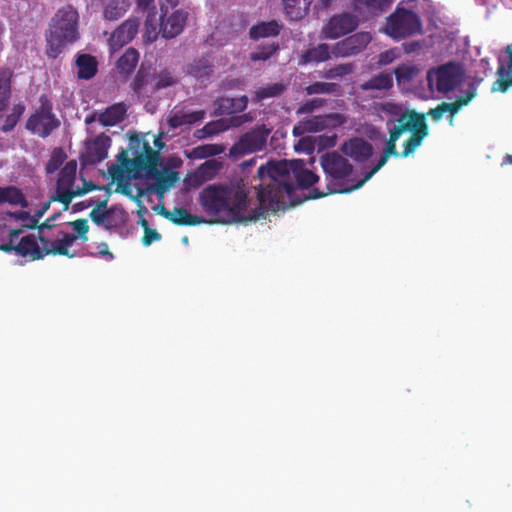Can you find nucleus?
I'll return each instance as SVG.
<instances>
[{"instance_id":"nucleus-58","label":"nucleus","mask_w":512,"mask_h":512,"mask_svg":"<svg viewBox=\"0 0 512 512\" xmlns=\"http://www.w3.org/2000/svg\"><path fill=\"white\" fill-rule=\"evenodd\" d=\"M153 3L154 0H137V5L142 10L148 9Z\"/></svg>"},{"instance_id":"nucleus-16","label":"nucleus","mask_w":512,"mask_h":512,"mask_svg":"<svg viewBox=\"0 0 512 512\" xmlns=\"http://www.w3.org/2000/svg\"><path fill=\"white\" fill-rule=\"evenodd\" d=\"M187 16V12L183 9L174 10L166 15L162 14L159 32L166 39L176 37L183 31Z\"/></svg>"},{"instance_id":"nucleus-48","label":"nucleus","mask_w":512,"mask_h":512,"mask_svg":"<svg viewBox=\"0 0 512 512\" xmlns=\"http://www.w3.org/2000/svg\"><path fill=\"white\" fill-rule=\"evenodd\" d=\"M154 76V85L158 88V91L167 88L175 83V79L172 74L168 71H163Z\"/></svg>"},{"instance_id":"nucleus-37","label":"nucleus","mask_w":512,"mask_h":512,"mask_svg":"<svg viewBox=\"0 0 512 512\" xmlns=\"http://www.w3.org/2000/svg\"><path fill=\"white\" fill-rule=\"evenodd\" d=\"M11 72L8 69H0V112L7 105L11 94Z\"/></svg>"},{"instance_id":"nucleus-2","label":"nucleus","mask_w":512,"mask_h":512,"mask_svg":"<svg viewBox=\"0 0 512 512\" xmlns=\"http://www.w3.org/2000/svg\"><path fill=\"white\" fill-rule=\"evenodd\" d=\"M389 132L390 138L378 163L358 181L352 177L353 167L343 155L338 152L322 155L320 163L325 173L328 192L348 193L360 188L386 164L391 156H399L395 143L404 133L410 134L401 153L402 157H407L421 145L423 139L428 135V127L423 116L409 113L401 115L393 122L389 127Z\"/></svg>"},{"instance_id":"nucleus-19","label":"nucleus","mask_w":512,"mask_h":512,"mask_svg":"<svg viewBox=\"0 0 512 512\" xmlns=\"http://www.w3.org/2000/svg\"><path fill=\"white\" fill-rule=\"evenodd\" d=\"M342 152L353 160L362 162L372 155L373 148L369 142L361 138H353L343 144Z\"/></svg>"},{"instance_id":"nucleus-53","label":"nucleus","mask_w":512,"mask_h":512,"mask_svg":"<svg viewBox=\"0 0 512 512\" xmlns=\"http://www.w3.org/2000/svg\"><path fill=\"white\" fill-rule=\"evenodd\" d=\"M160 239L161 235L156 230L147 228L144 232L142 243L144 246H150L153 242L159 241Z\"/></svg>"},{"instance_id":"nucleus-51","label":"nucleus","mask_w":512,"mask_h":512,"mask_svg":"<svg viewBox=\"0 0 512 512\" xmlns=\"http://www.w3.org/2000/svg\"><path fill=\"white\" fill-rule=\"evenodd\" d=\"M224 148L220 145H204L195 149V153L199 157H208L221 154Z\"/></svg>"},{"instance_id":"nucleus-40","label":"nucleus","mask_w":512,"mask_h":512,"mask_svg":"<svg viewBox=\"0 0 512 512\" xmlns=\"http://www.w3.org/2000/svg\"><path fill=\"white\" fill-rule=\"evenodd\" d=\"M163 215L176 224L192 225L196 223L184 208H175L173 211L164 210Z\"/></svg>"},{"instance_id":"nucleus-42","label":"nucleus","mask_w":512,"mask_h":512,"mask_svg":"<svg viewBox=\"0 0 512 512\" xmlns=\"http://www.w3.org/2000/svg\"><path fill=\"white\" fill-rule=\"evenodd\" d=\"M394 73L399 83H406L417 75L418 69L411 64H402L394 70Z\"/></svg>"},{"instance_id":"nucleus-27","label":"nucleus","mask_w":512,"mask_h":512,"mask_svg":"<svg viewBox=\"0 0 512 512\" xmlns=\"http://www.w3.org/2000/svg\"><path fill=\"white\" fill-rule=\"evenodd\" d=\"M393 0H353L354 10L365 16L384 11Z\"/></svg>"},{"instance_id":"nucleus-7","label":"nucleus","mask_w":512,"mask_h":512,"mask_svg":"<svg viewBox=\"0 0 512 512\" xmlns=\"http://www.w3.org/2000/svg\"><path fill=\"white\" fill-rule=\"evenodd\" d=\"M422 30V22L418 14L404 7L401 3L387 17L384 32L394 40L411 37Z\"/></svg>"},{"instance_id":"nucleus-3","label":"nucleus","mask_w":512,"mask_h":512,"mask_svg":"<svg viewBox=\"0 0 512 512\" xmlns=\"http://www.w3.org/2000/svg\"><path fill=\"white\" fill-rule=\"evenodd\" d=\"M59 214L48 218L39 229V239L42 247L39 246L34 235L24 236L19 242L20 230L9 229L7 236L0 231V249L4 251L14 250L18 255L29 257L32 260L41 259L47 254H59L74 257L76 251L73 249L77 242L87 241L89 225L85 219H78L66 222L57 226L56 218Z\"/></svg>"},{"instance_id":"nucleus-41","label":"nucleus","mask_w":512,"mask_h":512,"mask_svg":"<svg viewBox=\"0 0 512 512\" xmlns=\"http://www.w3.org/2000/svg\"><path fill=\"white\" fill-rule=\"evenodd\" d=\"M285 89L286 86L282 83H274L267 85L265 87H261L257 89L255 92L256 99L258 101H261L267 98L277 97L281 95L285 91Z\"/></svg>"},{"instance_id":"nucleus-18","label":"nucleus","mask_w":512,"mask_h":512,"mask_svg":"<svg viewBox=\"0 0 512 512\" xmlns=\"http://www.w3.org/2000/svg\"><path fill=\"white\" fill-rule=\"evenodd\" d=\"M205 117V111H186L184 109L172 110L168 117V125L173 128H181L200 122Z\"/></svg>"},{"instance_id":"nucleus-24","label":"nucleus","mask_w":512,"mask_h":512,"mask_svg":"<svg viewBox=\"0 0 512 512\" xmlns=\"http://www.w3.org/2000/svg\"><path fill=\"white\" fill-rule=\"evenodd\" d=\"M393 86V77L390 73H381L370 80L362 83L360 88L363 91H371L372 97L389 90Z\"/></svg>"},{"instance_id":"nucleus-1","label":"nucleus","mask_w":512,"mask_h":512,"mask_svg":"<svg viewBox=\"0 0 512 512\" xmlns=\"http://www.w3.org/2000/svg\"><path fill=\"white\" fill-rule=\"evenodd\" d=\"M261 181L255 187L256 201L247 199L243 187L228 188L208 186L200 194L204 211L216 222L232 223L257 220L269 210H284L287 199L296 188H307L315 184L319 177L305 168L303 160H282L268 162L258 169Z\"/></svg>"},{"instance_id":"nucleus-6","label":"nucleus","mask_w":512,"mask_h":512,"mask_svg":"<svg viewBox=\"0 0 512 512\" xmlns=\"http://www.w3.org/2000/svg\"><path fill=\"white\" fill-rule=\"evenodd\" d=\"M93 189L94 185L86 182L85 179L77 180V162L71 160L64 165L59 173L54 199L64 204V208L67 210L74 197L83 195Z\"/></svg>"},{"instance_id":"nucleus-56","label":"nucleus","mask_w":512,"mask_h":512,"mask_svg":"<svg viewBox=\"0 0 512 512\" xmlns=\"http://www.w3.org/2000/svg\"><path fill=\"white\" fill-rule=\"evenodd\" d=\"M178 4V0H159L161 15L168 14L170 9H174Z\"/></svg>"},{"instance_id":"nucleus-59","label":"nucleus","mask_w":512,"mask_h":512,"mask_svg":"<svg viewBox=\"0 0 512 512\" xmlns=\"http://www.w3.org/2000/svg\"><path fill=\"white\" fill-rule=\"evenodd\" d=\"M335 0H318L319 5L321 8L326 9L328 8L331 3H333Z\"/></svg>"},{"instance_id":"nucleus-60","label":"nucleus","mask_w":512,"mask_h":512,"mask_svg":"<svg viewBox=\"0 0 512 512\" xmlns=\"http://www.w3.org/2000/svg\"><path fill=\"white\" fill-rule=\"evenodd\" d=\"M503 164H512V155L507 154L504 158Z\"/></svg>"},{"instance_id":"nucleus-12","label":"nucleus","mask_w":512,"mask_h":512,"mask_svg":"<svg viewBox=\"0 0 512 512\" xmlns=\"http://www.w3.org/2000/svg\"><path fill=\"white\" fill-rule=\"evenodd\" d=\"M111 146V139L105 134H100L94 139L85 143L84 150L81 154L83 165H95L100 163L108 156V149Z\"/></svg>"},{"instance_id":"nucleus-21","label":"nucleus","mask_w":512,"mask_h":512,"mask_svg":"<svg viewBox=\"0 0 512 512\" xmlns=\"http://www.w3.org/2000/svg\"><path fill=\"white\" fill-rule=\"evenodd\" d=\"M220 166L215 160H208L201 164L192 174L187 178V184L190 187L197 188L204 182L211 180L218 172Z\"/></svg>"},{"instance_id":"nucleus-22","label":"nucleus","mask_w":512,"mask_h":512,"mask_svg":"<svg viewBox=\"0 0 512 512\" xmlns=\"http://www.w3.org/2000/svg\"><path fill=\"white\" fill-rule=\"evenodd\" d=\"M506 58H507L508 68H506L503 65V63H502L503 60L499 59V61H500V65L498 67L499 79L493 83V86H492L493 92H497V91L505 92L507 90L508 86H512V71H511V68H512V44L508 45L506 48Z\"/></svg>"},{"instance_id":"nucleus-13","label":"nucleus","mask_w":512,"mask_h":512,"mask_svg":"<svg viewBox=\"0 0 512 512\" xmlns=\"http://www.w3.org/2000/svg\"><path fill=\"white\" fill-rule=\"evenodd\" d=\"M372 37L369 32H359L332 46L334 57H350L358 54L366 48L371 42Z\"/></svg>"},{"instance_id":"nucleus-10","label":"nucleus","mask_w":512,"mask_h":512,"mask_svg":"<svg viewBox=\"0 0 512 512\" xmlns=\"http://www.w3.org/2000/svg\"><path fill=\"white\" fill-rule=\"evenodd\" d=\"M345 122V117L339 113L306 117L294 125L292 133L300 137L306 133H317L327 128H333Z\"/></svg>"},{"instance_id":"nucleus-47","label":"nucleus","mask_w":512,"mask_h":512,"mask_svg":"<svg viewBox=\"0 0 512 512\" xmlns=\"http://www.w3.org/2000/svg\"><path fill=\"white\" fill-rule=\"evenodd\" d=\"M277 50L278 46L275 44L260 46L250 54V58L253 61H265L269 59Z\"/></svg>"},{"instance_id":"nucleus-15","label":"nucleus","mask_w":512,"mask_h":512,"mask_svg":"<svg viewBox=\"0 0 512 512\" xmlns=\"http://www.w3.org/2000/svg\"><path fill=\"white\" fill-rule=\"evenodd\" d=\"M140 22L137 18H129L124 21L108 39L110 51L116 52L128 44L137 34Z\"/></svg>"},{"instance_id":"nucleus-55","label":"nucleus","mask_w":512,"mask_h":512,"mask_svg":"<svg viewBox=\"0 0 512 512\" xmlns=\"http://www.w3.org/2000/svg\"><path fill=\"white\" fill-rule=\"evenodd\" d=\"M106 215V209L100 207L93 209L90 213L91 219L98 225L104 226V217Z\"/></svg>"},{"instance_id":"nucleus-29","label":"nucleus","mask_w":512,"mask_h":512,"mask_svg":"<svg viewBox=\"0 0 512 512\" xmlns=\"http://www.w3.org/2000/svg\"><path fill=\"white\" fill-rule=\"evenodd\" d=\"M77 75L81 79H91L97 72V60L89 54H79L76 58Z\"/></svg>"},{"instance_id":"nucleus-63","label":"nucleus","mask_w":512,"mask_h":512,"mask_svg":"<svg viewBox=\"0 0 512 512\" xmlns=\"http://www.w3.org/2000/svg\"><path fill=\"white\" fill-rule=\"evenodd\" d=\"M154 143H155V145H156V146H158L159 148H161V147H162V143L160 142V140H159V139H154Z\"/></svg>"},{"instance_id":"nucleus-20","label":"nucleus","mask_w":512,"mask_h":512,"mask_svg":"<svg viewBox=\"0 0 512 512\" xmlns=\"http://www.w3.org/2000/svg\"><path fill=\"white\" fill-rule=\"evenodd\" d=\"M49 208V203H46L42 209L35 212L33 215L30 211L21 210L16 212H9L2 217V226H7V222L15 220L23 227L33 228L37 225L40 218L44 215L45 211Z\"/></svg>"},{"instance_id":"nucleus-45","label":"nucleus","mask_w":512,"mask_h":512,"mask_svg":"<svg viewBox=\"0 0 512 512\" xmlns=\"http://www.w3.org/2000/svg\"><path fill=\"white\" fill-rule=\"evenodd\" d=\"M337 85L334 83L327 82H315L305 88V92L308 95L313 94H330L335 92Z\"/></svg>"},{"instance_id":"nucleus-54","label":"nucleus","mask_w":512,"mask_h":512,"mask_svg":"<svg viewBox=\"0 0 512 512\" xmlns=\"http://www.w3.org/2000/svg\"><path fill=\"white\" fill-rule=\"evenodd\" d=\"M91 254L104 258L108 261L114 258L113 254L109 251L108 245L106 243L98 244L97 251L91 252Z\"/></svg>"},{"instance_id":"nucleus-35","label":"nucleus","mask_w":512,"mask_h":512,"mask_svg":"<svg viewBox=\"0 0 512 512\" xmlns=\"http://www.w3.org/2000/svg\"><path fill=\"white\" fill-rule=\"evenodd\" d=\"M138 59L139 53L135 49L129 48L118 60L117 69L120 73L129 74L135 69Z\"/></svg>"},{"instance_id":"nucleus-46","label":"nucleus","mask_w":512,"mask_h":512,"mask_svg":"<svg viewBox=\"0 0 512 512\" xmlns=\"http://www.w3.org/2000/svg\"><path fill=\"white\" fill-rule=\"evenodd\" d=\"M353 72V65L352 64H339L333 68H330L325 71L323 77L325 79H337L341 78L345 75H348Z\"/></svg>"},{"instance_id":"nucleus-25","label":"nucleus","mask_w":512,"mask_h":512,"mask_svg":"<svg viewBox=\"0 0 512 512\" xmlns=\"http://www.w3.org/2000/svg\"><path fill=\"white\" fill-rule=\"evenodd\" d=\"M133 90L140 97H151L158 91L154 85V76L140 69L133 83Z\"/></svg>"},{"instance_id":"nucleus-34","label":"nucleus","mask_w":512,"mask_h":512,"mask_svg":"<svg viewBox=\"0 0 512 512\" xmlns=\"http://www.w3.org/2000/svg\"><path fill=\"white\" fill-rule=\"evenodd\" d=\"M128 8V0H111L104 9V18L111 21L118 20L125 15Z\"/></svg>"},{"instance_id":"nucleus-39","label":"nucleus","mask_w":512,"mask_h":512,"mask_svg":"<svg viewBox=\"0 0 512 512\" xmlns=\"http://www.w3.org/2000/svg\"><path fill=\"white\" fill-rule=\"evenodd\" d=\"M247 104V96H241L238 98H222L219 103V108L227 111L228 113H236L245 110Z\"/></svg>"},{"instance_id":"nucleus-9","label":"nucleus","mask_w":512,"mask_h":512,"mask_svg":"<svg viewBox=\"0 0 512 512\" xmlns=\"http://www.w3.org/2000/svg\"><path fill=\"white\" fill-rule=\"evenodd\" d=\"M271 131L272 128L265 124L256 126L239 138L230 148L229 155L233 158H240L264 150Z\"/></svg>"},{"instance_id":"nucleus-14","label":"nucleus","mask_w":512,"mask_h":512,"mask_svg":"<svg viewBox=\"0 0 512 512\" xmlns=\"http://www.w3.org/2000/svg\"><path fill=\"white\" fill-rule=\"evenodd\" d=\"M357 24V19L349 13L334 15L324 26L322 34L326 39H337L352 32Z\"/></svg>"},{"instance_id":"nucleus-50","label":"nucleus","mask_w":512,"mask_h":512,"mask_svg":"<svg viewBox=\"0 0 512 512\" xmlns=\"http://www.w3.org/2000/svg\"><path fill=\"white\" fill-rule=\"evenodd\" d=\"M64 162V155L60 151H54L51 155L47 165L46 171L48 174L56 172Z\"/></svg>"},{"instance_id":"nucleus-33","label":"nucleus","mask_w":512,"mask_h":512,"mask_svg":"<svg viewBox=\"0 0 512 512\" xmlns=\"http://www.w3.org/2000/svg\"><path fill=\"white\" fill-rule=\"evenodd\" d=\"M240 124L238 119H232L231 123L221 119L207 123L201 130H199L198 137H210L220 132L227 130L230 126H237Z\"/></svg>"},{"instance_id":"nucleus-28","label":"nucleus","mask_w":512,"mask_h":512,"mask_svg":"<svg viewBox=\"0 0 512 512\" xmlns=\"http://www.w3.org/2000/svg\"><path fill=\"white\" fill-rule=\"evenodd\" d=\"M314 0H283L285 13L291 20L304 18Z\"/></svg>"},{"instance_id":"nucleus-17","label":"nucleus","mask_w":512,"mask_h":512,"mask_svg":"<svg viewBox=\"0 0 512 512\" xmlns=\"http://www.w3.org/2000/svg\"><path fill=\"white\" fill-rule=\"evenodd\" d=\"M125 114V105L122 103H117L106 108L105 111L99 113L98 115L93 114L92 116L87 117L86 123L89 124L97 120L103 126H115L124 120Z\"/></svg>"},{"instance_id":"nucleus-23","label":"nucleus","mask_w":512,"mask_h":512,"mask_svg":"<svg viewBox=\"0 0 512 512\" xmlns=\"http://www.w3.org/2000/svg\"><path fill=\"white\" fill-rule=\"evenodd\" d=\"M301 138L298 140V142L294 145V148L297 152H304L307 154L312 153L316 145L318 144L323 145L325 147H333L336 144V136L331 137H324V136H318V137H312V136H300Z\"/></svg>"},{"instance_id":"nucleus-11","label":"nucleus","mask_w":512,"mask_h":512,"mask_svg":"<svg viewBox=\"0 0 512 512\" xmlns=\"http://www.w3.org/2000/svg\"><path fill=\"white\" fill-rule=\"evenodd\" d=\"M60 125L59 120L52 113V108L47 103H42L28 119L26 128L40 137H47Z\"/></svg>"},{"instance_id":"nucleus-5","label":"nucleus","mask_w":512,"mask_h":512,"mask_svg":"<svg viewBox=\"0 0 512 512\" xmlns=\"http://www.w3.org/2000/svg\"><path fill=\"white\" fill-rule=\"evenodd\" d=\"M79 14L72 5H66L56 11L46 33L48 55L57 57L63 49L79 39Z\"/></svg>"},{"instance_id":"nucleus-26","label":"nucleus","mask_w":512,"mask_h":512,"mask_svg":"<svg viewBox=\"0 0 512 512\" xmlns=\"http://www.w3.org/2000/svg\"><path fill=\"white\" fill-rule=\"evenodd\" d=\"M9 204L12 206L28 207V201L21 191L15 186L0 187V205Z\"/></svg>"},{"instance_id":"nucleus-31","label":"nucleus","mask_w":512,"mask_h":512,"mask_svg":"<svg viewBox=\"0 0 512 512\" xmlns=\"http://www.w3.org/2000/svg\"><path fill=\"white\" fill-rule=\"evenodd\" d=\"M281 26L277 21L261 22L250 28L249 35L253 40L264 37L276 36L279 34Z\"/></svg>"},{"instance_id":"nucleus-64","label":"nucleus","mask_w":512,"mask_h":512,"mask_svg":"<svg viewBox=\"0 0 512 512\" xmlns=\"http://www.w3.org/2000/svg\"><path fill=\"white\" fill-rule=\"evenodd\" d=\"M187 242H188L187 237H184V238H183V243H187Z\"/></svg>"},{"instance_id":"nucleus-8","label":"nucleus","mask_w":512,"mask_h":512,"mask_svg":"<svg viewBox=\"0 0 512 512\" xmlns=\"http://www.w3.org/2000/svg\"><path fill=\"white\" fill-rule=\"evenodd\" d=\"M465 78L464 66L459 62H448L431 68L427 72L431 92L447 93L460 85Z\"/></svg>"},{"instance_id":"nucleus-36","label":"nucleus","mask_w":512,"mask_h":512,"mask_svg":"<svg viewBox=\"0 0 512 512\" xmlns=\"http://www.w3.org/2000/svg\"><path fill=\"white\" fill-rule=\"evenodd\" d=\"M469 99H466L464 101H456V102H453V103H442L440 104L438 107H436L435 109H431L429 114L431 115V117L434 119V120H439L443 117V115L445 113H450L451 114V119H450V123L452 124V121H453V115L455 113L458 112V110L463 106V105H466L468 103Z\"/></svg>"},{"instance_id":"nucleus-43","label":"nucleus","mask_w":512,"mask_h":512,"mask_svg":"<svg viewBox=\"0 0 512 512\" xmlns=\"http://www.w3.org/2000/svg\"><path fill=\"white\" fill-rule=\"evenodd\" d=\"M24 110L25 107L22 104L14 105L12 108V112L6 117L5 123L1 127V130L4 132L11 131L17 124Z\"/></svg>"},{"instance_id":"nucleus-30","label":"nucleus","mask_w":512,"mask_h":512,"mask_svg":"<svg viewBox=\"0 0 512 512\" xmlns=\"http://www.w3.org/2000/svg\"><path fill=\"white\" fill-rule=\"evenodd\" d=\"M334 57L332 48L330 49L327 44H319L318 46L307 50L300 60L301 64H308L311 62L320 63L327 61Z\"/></svg>"},{"instance_id":"nucleus-44","label":"nucleus","mask_w":512,"mask_h":512,"mask_svg":"<svg viewBox=\"0 0 512 512\" xmlns=\"http://www.w3.org/2000/svg\"><path fill=\"white\" fill-rule=\"evenodd\" d=\"M327 100L324 98H314L311 100H307L306 102L300 104V106L296 110L297 115L302 114H310L320 109L326 104Z\"/></svg>"},{"instance_id":"nucleus-57","label":"nucleus","mask_w":512,"mask_h":512,"mask_svg":"<svg viewBox=\"0 0 512 512\" xmlns=\"http://www.w3.org/2000/svg\"><path fill=\"white\" fill-rule=\"evenodd\" d=\"M173 184V179L171 177H168L164 180L158 181L157 185L160 186L161 189L167 190L169 189Z\"/></svg>"},{"instance_id":"nucleus-32","label":"nucleus","mask_w":512,"mask_h":512,"mask_svg":"<svg viewBox=\"0 0 512 512\" xmlns=\"http://www.w3.org/2000/svg\"><path fill=\"white\" fill-rule=\"evenodd\" d=\"M213 72V65L210 56L202 57L191 64L189 73L197 78L202 84Z\"/></svg>"},{"instance_id":"nucleus-38","label":"nucleus","mask_w":512,"mask_h":512,"mask_svg":"<svg viewBox=\"0 0 512 512\" xmlns=\"http://www.w3.org/2000/svg\"><path fill=\"white\" fill-rule=\"evenodd\" d=\"M104 219V227L110 230L122 226L126 221V215L123 209L113 207L106 210Z\"/></svg>"},{"instance_id":"nucleus-52","label":"nucleus","mask_w":512,"mask_h":512,"mask_svg":"<svg viewBox=\"0 0 512 512\" xmlns=\"http://www.w3.org/2000/svg\"><path fill=\"white\" fill-rule=\"evenodd\" d=\"M154 14L153 15H148L147 19H146V37H147V40L150 41V42H153L154 40H156L157 36H158V30H157V26L153 24V18H154Z\"/></svg>"},{"instance_id":"nucleus-62","label":"nucleus","mask_w":512,"mask_h":512,"mask_svg":"<svg viewBox=\"0 0 512 512\" xmlns=\"http://www.w3.org/2000/svg\"><path fill=\"white\" fill-rule=\"evenodd\" d=\"M325 193H319V192H316V191H313V194L310 196V198H319V197H322L324 196Z\"/></svg>"},{"instance_id":"nucleus-4","label":"nucleus","mask_w":512,"mask_h":512,"mask_svg":"<svg viewBox=\"0 0 512 512\" xmlns=\"http://www.w3.org/2000/svg\"><path fill=\"white\" fill-rule=\"evenodd\" d=\"M157 155L148 139L137 135L131 136L128 149L122 151L117 157L119 165L111 166L109 172L117 181L137 179L155 163Z\"/></svg>"},{"instance_id":"nucleus-61","label":"nucleus","mask_w":512,"mask_h":512,"mask_svg":"<svg viewBox=\"0 0 512 512\" xmlns=\"http://www.w3.org/2000/svg\"><path fill=\"white\" fill-rule=\"evenodd\" d=\"M140 224L144 228V232L146 231L147 228H150L148 225V221L146 219H141Z\"/></svg>"},{"instance_id":"nucleus-49","label":"nucleus","mask_w":512,"mask_h":512,"mask_svg":"<svg viewBox=\"0 0 512 512\" xmlns=\"http://www.w3.org/2000/svg\"><path fill=\"white\" fill-rule=\"evenodd\" d=\"M401 56V50L399 48H392L379 54L378 64L388 65L394 62Z\"/></svg>"}]
</instances>
